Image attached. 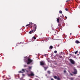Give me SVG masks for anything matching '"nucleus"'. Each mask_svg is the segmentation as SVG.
<instances>
[{
    "label": "nucleus",
    "mask_w": 80,
    "mask_h": 80,
    "mask_svg": "<svg viewBox=\"0 0 80 80\" xmlns=\"http://www.w3.org/2000/svg\"><path fill=\"white\" fill-rule=\"evenodd\" d=\"M25 58H26V59H24V61L27 62V63L28 65H29L32 62H33V60L31 59L30 57H25Z\"/></svg>",
    "instance_id": "1"
},
{
    "label": "nucleus",
    "mask_w": 80,
    "mask_h": 80,
    "mask_svg": "<svg viewBox=\"0 0 80 80\" xmlns=\"http://www.w3.org/2000/svg\"><path fill=\"white\" fill-rule=\"evenodd\" d=\"M69 61H70L71 63H72V65H75V62L72 59H69Z\"/></svg>",
    "instance_id": "2"
},
{
    "label": "nucleus",
    "mask_w": 80,
    "mask_h": 80,
    "mask_svg": "<svg viewBox=\"0 0 80 80\" xmlns=\"http://www.w3.org/2000/svg\"><path fill=\"white\" fill-rule=\"evenodd\" d=\"M28 77H30L31 76L32 77L35 76V74L33 73V72H31L30 74H27Z\"/></svg>",
    "instance_id": "3"
},
{
    "label": "nucleus",
    "mask_w": 80,
    "mask_h": 80,
    "mask_svg": "<svg viewBox=\"0 0 80 80\" xmlns=\"http://www.w3.org/2000/svg\"><path fill=\"white\" fill-rule=\"evenodd\" d=\"M40 65L42 66H44V65H46L45 62L44 61H41L40 62Z\"/></svg>",
    "instance_id": "4"
},
{
    "label": "nucleus",
    "mask_w": 80,
    "mask_h": 80,
    "mask_svg": "<svg viewBox=\"0 0 80 80\" xmlns=\"http://www.w3.org/2000/svg\"><path fill=\"white\" fill-rule=\"evenodd\" d=\"M74 71L72 72V73H73L74 75L77 74V69L75 68H74Z\"/></svg>",
    "instance_id": "5"
},
{
    "label": "nucleus",
    "mask_w": 80,
    "mask_h": 80,
    "mask_svg": "<svg viewBox=\"0 0 80 80\" xmlns=\"http://www.w3.org/2000/svg\"><path fill=\"white\" fill-rule=\"evenodd\" d=\"M33 25L34 26V27H33L34 28V31H36V30H37V25L33 24Z\"/></svg>",
    "instance_id": "6"
},
{
    "label": "nucleus",
    "mask_w": 80,
    "mask_h": 80,
    "mask_svg": "<svg viewBox=\"0 0 80 80\" xmlns=\"http://www.w3.org/2000/svg\"><path fill=\"white\" fill-rule=\"evenodd\" d=\"M35 32V31L34 30H33L30 31L29 33L30 34H32V33H34V32Z\"/></svg>",
    "instance_id": "7"
},
{
    "label": "nucleus",
    "mask_w": 80,
    "mask_h": 80,
    "mask_svg": "<svg viewBox=\"0 0 80 80\" xmlns=\"http://www.w3.org/2000/svg\"><path fill=\"white\" fill-rule=\"evenodd\" d=\"M43 68L44 69V70L45 71H46V70H47V69L48 68V66H47L46 67L43 66Z\"/></svg>",
    "instance_id": "8"
},
{
    "label": "nucleus",
    "mask_w": 80,
    "mask_h": 80,
    "mask_svg": "<svg viewBox=\"0 0 80 80\" xmlns=\"http://www.w3.org/2000/svg\"><path fill=\"white\" fill-rule=\"evenodd\" d=\"M31 24L29 23V24H27L26 25V27H30V25H31Z\"/></svg>",
    "instance_id": "9"
},
{
    "label": "nucleus",
    "mask_w": 80,
    "mask_h": 80,
    "mask_svg": "<svg viewBox=\"0 0 80 80\" xmlns=\"http://www.w3.org/2000/svg\"><path fill=\"white\" fill-rule=\"evenodd\" d=\"M8 77H9V78L8 79V80H10V79H11V77L10 75H8Z\"/></svg>",
    "instance_id": "10"
},
{
    "label": "nucleus",
    "mask_w": 80,
    "mask_h": 80,
    "mask_svg": "<svg viewBox=\"0 0 80 80\" xmlns=\"http://www.w3.org/2000/svg\"><path fill=\"white\" fill-rule=\"evenodd\" d=\"M54 78H55V79H57V78H57V76H54Z\"/></svg>",
    "instance_id": "11"
},
{
    "label": "nucleus",
    "mask_w": 80,
    "mask_h": 80,
    "mask_svg": "<svg viewBox=\"0 0 80 80\" xmlns=\"http://www.w3.org/2000/svg\"><path fill=\"white\" fill-rule=\"evenodd\" d=\"M22 72H25V70L24 69H22Z\"/></svg>",
    "instance_id": "12"
},
{
    "label": "nucleus",
    "mask_w": 80,
    "mask_h": 80,
    "mask_svg": "<svg viewBox=\"0 0 80 80\" xmlns=\"http://www.w3.org/2000/svg\"><path fill=\"white\" fill-rule=\"evenodd\" d=\"M57 21L58 23H59L60 21V19H59V18H57Z\"/></svg>",
    "instance_id": "13"
},
{
    "label": "nucleus",
    "mask_w": 80,
    "mask_h": 80,
    "mask_svg": "<svg viewBox=\"0 0 80 80\" xmlns=\"http://www.w3.org/2000/svg\"><path fill=\"white\" fill-rule=\"evenodd\" d=\"M76 42L77 43H80V42H79L78 41H76Z\"/></svg>",
    "instance_id": "14"
},
{
    "label": "nucleus",
    "mask_w": 80,
    "mask_h": 80,
    "mask_svg": "<svg viewBox=\"0 0 80 80\" xmlns=\"http://www.w3.org/2000/svg\"><path fill=\"white\" fill-rule=\"evenodd\" d=\"M49 48H50L51 49H52V48H53V46H50Z\"/></svg>",
    "instance_id": "15"
},
{
    "label": "nucleus",
    "mask_w": 80,
    "mask_h": 80,
    "mask_svg": "<svg viewBox=\"0 0 80 80\" xmlns=\"http://www.w3.org/2000/svg\"><path fill=\"white\" fill-rule=\"evenodd\" d=\"M47 72L49 74H50L51 72H50V71H47Z\"/></svg>",
    "instance_id": "16"
},
{
    "label": "nucleus",
    "mask_w": 80,
    "mask_h": 80,
    "mask_svg": "<svg viewBox=\"0 0 80 80\" xmlns=\"http://www.w3.org/2000/svg\"><path fill=\"white\" fill-rule=\"evenodd\" d=\"M32 67H29L28 69H30V70H31V69H32Z\"/></svg>",
    "instance_id": "17"
},
{
    "label": "nucleus",
    "mask_w": 80,
    "mask_h": 80,
    "mask_svg": "<svg viewBox=\"0 0 80 80\" xmlns=\"http://www.w3.org/2000/svg\"><path fill=\"white\" fill-rule=\"evenodd\" d=\"M29 23H30V24H31V25H30V26H33V25H32L33 24H32V22H30Z\"/></svg>",
    "instance_id": "18"
},
{
    "label": "nucleus",
    "mask_w": 80,
    "mask_h": 80,
    "mask_svg": "<svg viewBox=\"0 0 80 80\" xmlns=\"http://www.w3.org/2000/svg\"><path fill=\"white\" fill-rule=\"evenodd\" d=\"M57 80H61L60 79V78H59V77H58L57 78Z\"/></svg>",
    "instance_id": "19"
},
{
    "label": "nucleus",
    "mask_w": 80,
    "mask_h": 80,
    "mask_svg": "<svg viewBox=\"0 0 80 80\" xmlns=\"http://www.w3.org/2000/svg\"><path fill=\"white\" fill-rule=\"evenodd\" d=\"M18 72L19 73H23V72H22L21 71H19Z\"/></svg>",
    "instance_id": "20"
},
{
    "label": "nucleus",
    "mask_w": 80,
    "mask_h": 80,
    "mask_svg": "<svg viewBox=\"0 0 80 80\" xmlns=\"http://www.w3.org/2000/svg\"><path fill=\"white\" fill-rule=\"evenodd\" d=\"M77 52H78V51H76V52H75V54H77Z\"/></svg>",
    "instance_id": "21"
},
{
    "label": "nucleus",
    "mask_w": 80,
    "mask_h": 80,
    "mask_svg": "<svg viewBox=\"0 0 80 80\" xmlns=\"http://www.w3.org/2000/svg\"><path fill=\"white\" fill-rule=\"evenodd\" d=\"M59 13H62V11H60Z\"/></svg>",
    "instance_id": "22"
},
{
    "label": "nucleus",
    "mask_w": 80,
    "mask_h": 80,
    "mask_svg": "<svg viewBox=\"0 0 80 80\" xmlns=\"http://www.w3.org/2000/svg\"><path fill=\"white\" fill-rule=\"evenodd\" d=\"M27 67V65H24V67Z\"/></svg>",
    "instance_id": "23"
},
{
    "label": "nucleus",
    "mask_w": 80,
    "mask_h": 80,
    "mask_svg": "<svg viewBox=\"0 0 80 80\" xmlns=\"http://www.w3.org/2000/svg\"><path fill=\"white\" fill-rule=\"evenodd\" d=\"M33 38V39H34V40H35V39H36V38L35 37H33V38Z\"/></svg>",
    "instance_id": "24"
},
{
    "label": "nucleus",
    "mask_w": 80,
    "mask_h": 80,
    "mask_svg": "<svg viewBox=\"0 0 80 80\" xmlns=\"http://www.w3.org/2000/svg\"><path fill=\"white\" fill-rule=\"evenodd\" d=\"M70 79L71 80H73V78H71Z\"/></svg>",
    "instance_id": "25"
},
{
    "label": "nucleus",
    "mask_w": 80,
    "mask_h": 80,
    "mask_svg": "<svg viewBox=\"0 0 80 80\" xmlns=\"http://www.w3.org/2000/svg\"><path fill=\"white\" fill-rule=\"evenodd\" d=\"M61 18H63V15H62V16L61 17H60Z\"/></svg>",
    "instance_id": "26"
},
{
    "label": "nucleus",
    "mask_w": 80,
    "mask_h": 80,
    "mask_svg": "<svg viewBox=\"0 0 80 80\" xmlns=\"http://www.w3.org/2000/svg\"><path fill=\"white\" fill-rule=\"evenodd\" d=\"M57 52V51H54V53H56Z\"/></svg>",
    "instance_id": "27"
},
{
    "label": "nucleus",
    "mask_w": 80,
    "mask_h": 80,
    "mask_svg": "<svg viewBox=\"0 0 80 80\" xmlns=\"http://www.w3.org/2000/svg\"><path fill=\"white\" fill-rule=\"evenodd\" d=\"M65 10L66 11H68V9H67V8H65Z\"/></svg>",
    "instance_id": "28"
},
{
    "label": "nucleus",
    "mask_w": 80,
    "mask_h": 80,
    "mask_svg": "<svg viewBox=\"0 0 80 80\" xmlns=\"http://www.w3.org/2000/svg\"><path fill=\"white\" fill-rule=\"evenodd\" d=\"M67 72V71L65 70L64 71V73H66Z\"/></svg>",
    "instance_id": "29"
},
{
    "label": "nucleus",
    "mask_w": 80,
    "mask_h": 80,
    "mask_svg": "<svg viewBox=\"0 0 80 80\" xmlns=\"http://www.w3.org/2000/svg\"><path fill=\"white\" fill-rule=\"evenodd\" d=\"M59 58H62V56H60L59 57Z\"/></svg>",
    "instance_id": "30"
},
{
    "label": "nucleus",
    "mask_w": 80,
    "mask_h": 80,
    "mask_svg": "<svg viewBox=\"0 0 80 80\" xmlns=\"http://www.w3.org/2000/svg\"><path fill=\"white\" fill-rule=\"evenodd\" d=\"M71 75L72 76H73V75L71 73H70Z\"/></svg>",
    "instance_id": "31"
},
{
    "label": "nucleus",
    "mask_w": 80,
    "mask_h": 80,
    "mask_svg": "<svg viewBox=\"0 0 80 80\" xmlns=\"http://www.w3.org/2000/svg\"><path fill=\"white\" fill-rule=\"evenodd\" d=\"M29 27H30V28H32V27H33V26H29Z\"/></svg>",
    "instance_id": "32"
},
{
    "label": "nucleus",
    "mask_w": 80,
    "mask_h": 80,
    "mask_svg": "<svg viewBox=\"0 0 80 80\" xmlns=\"http://www.w3.org/2000/svg\"><path fill=\"white\" fill-rule=\"evenodd\" d=\"M51 80H54L53 78H51Z\"/></svg>",
    "instance_id": "33"
},
{
    "label": "nucleus",
    "mask_w": 80,
    "mask_h": 80,
    "mask_svg": "<svg viewBox=\"0 0 80 80\" xmlns=\"http://www.w3.org/2000/svg\"><path fill=\"white\" fill-rule=\"evenodd\" d=\"M69 1H70V0H67L66 1V2H69Z\"/></svg>",
    "instance_id": "34"
},
{
    "label": "nucleus",
    "mask_w": 80,
    "mask_h": 80,
    "mask_svg": "<svg viewBox=\"0 0 80 80\" xmlns=\"http://www.w3.org/2000/svg\"><path fill=\"white\" fill-rule=\"evenodd\" d=\"M65 18L67 19V16H65Z\"/></svg>",
    "instance_id": "35"
},
{
    "label": "nucleus",
    "mask_w": 80,
    "mask_h": 80,
    "mask_svg": "<svg viewBox=\"0 0 80 80\" xmlns=\"http://www.w3.org/2000/svg\"><path fill=\"white\" fill-rule=\"evenodd\" d=\"M26 72H28V71L27 70L26 71Z\"/></svg>",
    "instance_id": "36"
},
{
    "label": "nucleus",
    "mask_w": 80,
    "mask_h": 80,
    "mask_svg": "<svg viewBox=\"0 0 80 80\" xmlns=\"http://www.w3.org/2000/svg\"><path fill=\"white\" fill-rule=\"evenodd\" d=\"M23 76H25V74H22Z\"/></svg>",
    "instance_id": "37"
},
{
    "label": "nucleus",
    "mask_w": 80,
    "mask_h": 80,
    "mask_svg": "<svg viewBox=\"0 0 80 80\" xmlns=\"http://www.w3.org/2000/svg\"><path fill=\"white\" fill-rule=\"evenodd\" d=\"M70 35H72V33H70Z\"/></svg>",
    "instance_id": "38"
},
{
    "label": "nucleus",
    "mask_w": 80,
    "mask_h": 80,
    "mask_svg": "<svg viewBox=\"0 0 80 80\" xmlns=\"http://www.w3.org/2000/svg\"><path fill=\"white\" fill-rule=\"evenodd\" d=\"M29 80H31V79H29Z\"/></svg>",
    "instance_id": "39"
}]
</instances>
